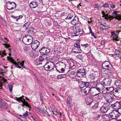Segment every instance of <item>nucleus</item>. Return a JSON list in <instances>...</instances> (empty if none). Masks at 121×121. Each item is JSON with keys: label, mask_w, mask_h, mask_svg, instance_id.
I'll list each match as a JSON object with an SVG mask.
<instances>
[{"label": "nucleus", "mask_w": 121, "mask_h": 121, "mask_svg": "<svg viewBox=\"0 0 121 121\" xmlns=\"http://www.w3.org/2000/svg\"><path fill=\"white\" fill-rule=\"evenodd\" d=\"M24 96L22 95L21 97H20L19 98H16L15 100L17 101L20 102L22 103L23 104L22 105H20V106L18 107V108L19 109L21 108V107H23L24 106L27 107L29 108H31L30 106V105L26 101L25 99L24 98Z\"/></svg>", "instance_id": "f257e3e1"}, {"label": "nucleus", "mask_w": 121, "mask_h": 121, "mask_svg": "<svg viewBox=\"0 0 121 121\" xmlns=\"http://www.w3.org/2000/svg\"><path fill=\"white\" fill-rule=\"evenodd\" d=\"M33 40V39L32 36L29 35H25L22 39L23 42L26 45L30 44Z\"/></svg>", "instance_id": "f03ea898"}, {"label": "nucleus", "mask_w": 121, "mask_h": 121, "mask_svg": "<svg viewBox=\"0 0 121 121\" xmlns=\"http://www.w3.org/2000/svg\"><path fill=\"white\" fill-rule=\"evenodd\" d=\"M7 59L9 61L11 62L15 65L16 67H17L18 68L21 69L22 68L21 66L22 65H24V61H22L21 62L19 65L17 63L16 61L14 60L12 58L9 56H7Z\"/></svg>", "instance_id": "7ed1b4c3"}, {"label": "nucleus", "mask_w": 121, "mask_h": 121, "mask_svg": "<svg viewBox=\"0 0 121 121\" xmlns=\"http://www.w3.org/2000/svg\"><path fill=\"white\" fill-rule=\"evenodd\" d=\"M113 111L112 112H111L109 114L110 116L112 118V119L110 120L109 119V121L112 120V119H115L116 120L117 119V118H118L120 116V114H121V113H120L119 111ZM108 118L110 119L109 117H108Z\"/></svg>", "instance_id": "20e7f679"}, {"label": "nucleus", "mask_w": 121, "mask_h": 121, "mask_svg": "<svg viewBox=\"0 0 121 121\" xmlns=\"http://www.w3.org/2000/svg\"><path fill=\"white\" fill-rule=\"evenodd\" d=\"M73 34H75L77 35H76L78 36L79 34H82L84 31L83 30L80 29L79 26H77L73 27Z\"/></svg>", "instance_id": "39448f33"}, {"label": "nucleus", "mask_w": 121, "mask_h": 121, "mask_svg": "<svg viewBox=\"0 0 121 121\" xmlns=\"http://www.w3.org/2000/svg\"><path fill=\"white\" fill-rule=\"evenodd\" d=\"M102 68L103 69L110 70L112 68V66L110 62L106 61H104L102 63Z\"/></svg>", "instance_id": "423d86ee"}, {"label": "nucleus", "mask_w": 121, "mask_h": 121, "mask_svg": "<svg viewBox=\"0 0 121 121\" xmlns=\"http://www.w3.org/2000/svg\"><path fill=\"white\" fill-rule=\"evenodd\" d=\"M7 8L9 10H12L16 8V4L15 2L8 1L6 2Z\"/></svg>", "instance_id": "0eeeda50"}, {"label": "nucleus", "mask_w": 121, "mask_h": 121, "mask_svg": "<svg viewBox=\"0 0 121 121\" xmlns=\"http://www.w3.org/2000/svg\"><path fill=\"white\" fill-rule=\"evenodd\" d=\"M76 74L80 78L85 77L86 75L85 69L82 68L78 69L77 71Z\"/></svg>", "instance_id": "6e6552de"}, {"label": "nucleus", "mask_w": 121, "mask_h": 121, "mask_svg": "<svg viewBox=\"0 0 121 121\" xmlns=\"http://www.w3.org/2000/svg\"><path fill=\"white\" fill-rule=\"evenodd\" d=\"M110 109V106L108 104V103H106L104 104L103 106L100 108V110L102 112L105 113Z\"/></svg>", "instance_id": "1a4fd4ad"}, {"label": "nucleus", "mask_w": 121, "mask_h": 121, "mask_svg": "<svg viewBox=\"0 0 121 121\" xmlns=\"http://www.w3.org/2000/svg\"><path fill=\"white\" fill-rule=\"evenodd\" d=\"M8 107V104L6 102L3 101L0 98V109L2 111L3 109H7Z\"/></svg>", "instance_id": "9d476101"}, {"label": "nucleus", "mask_w": 121, "mask_h": 121, "mask_svg": "<svg viewBox=\"0 0 121 121\" xmlns=\"http://www.w3.org/2000/svg\"><path fill=\"white\" fill-rule=\"evenodd\" d=\"M50 49L46 47H42L40 49L39 51L42 55L47 54L49 53Z\"/></svg>", "instance_id": "9b49d317"}, {"label": "nucleus", "mask_w": 121, "mask_h": 121, "mask_svg": "<svg viewBox=\"0 0 121 121\" xmlns=\"http://www.w3.org/2000/svg\"><path fill=\"white\" fill-rule=\"evenodd\" d=\"M113 93L115 97L121 98V88L115 89L113 90Z\"/></svg>", "instance_id": "f8f14e48"}, {"label": "nucleus", "mask_w": 121, "mask_h": 121, "mask_svg": "<svg viewBox=\"0 0 121 121\" xmlns=\"http://www.w3.org/2000/svg\"><path fill=\"white\" fill-rule=\"evenodd\" d=\"M31 44V47L32 49L34 50H35L38 47L40 44V42L37 40L34 41L33 40Z\"/></svg>", "instance_id": "ddd939ff"}, {"label": "nucleus", "mask_w": 121, "mask_h": 121, "mask_svg": "<svg viewBox=\"0 0 121 121\" xmlns=\"http://www.w3.org/2000/svg\"><path fill=\"white\" fill-rule=\"evenodd\" d=\"M112 15L114 18L118 20H121V14L119 13V12L116 11H114L112 12Z\"/></svg>", "instance_id": "4468645a"}, {"label": "nucleus", "mask_w": 121, "mask_h": 121, "mask_svg": "<svg viewBox=\"0 0 121 121\" xmlns=\"http://www.w3.org/2000/svg\"><path fill=\"white\" fill-rule=\"evenodd\" d=\"M112 79L109 78H105L102 82V83L105 86H109L111 85Z\"/></svg>", "instance_id": "2eb2a0df"}, {"label": "nucleus", "mask_w": 121, "mask_h": 121, "mask_svg": "<svg viewBox=\"0 0 121 121\" xmlns=\"http://www.w3.org/2000/svg\"><path fill=\"white\" fill-rule=\"evenodd\" d=\"M74 49L78 51H75L74 52L76 53H80L82 52L80 48V46L79 42L76 43L74 45Z\"/></svg>", "instance_id": "dca6fc26"}, {"label": "nucleus", "mask_w": 121, "mask_h": 121, "mask_svg": "<svg viewBox=\"0 0 121 121\" xmlns=\"http://www.w3.org/2000/svg\"><path fill=\"white\" fill-rule=\"evenodd\" d=\"M79 87L82 88L84 87H89L90 83L88 82L82 81H81V82H79Z\"/></svg>", "instance_id": "f3484780"}, {"label": "nucleus", "mask_w": 121, "mask_h": 121, "mask_svg": "<svg viewBox=\"0 0 121 121\" xmlns=\"http://www.w3.org/2000/svg\"><path fill=\"white\" fill-rule=\"evenodd\" d=\"M105 99L107 102L109 103L113 101L114 98L112 95L111 94H107L105 97Z\"/></svg>", "instance_id": "a211bd4d"}, {"label": "nucleus", "mask_w": 121, "mask_h": 121, "mask_svg": "<svg viewBox=\"0 0 121 121\" xmlns=\"http://www.w3.org/2000/svg\"><path fill=\"white\" fill-rule=\"evenodd\" d=\"M121 32V31L119 30H117L116 32L117 33L116 34L115 32H113L112 34V36L113 39V40H115L116 41H118L119 40V38L118 37V34L119 33Z\"/></svg>", "instance_id": "6ab92c4d"}, {"label": "nucleus", "mask_w": 121, "mask_h": 121, "mask_svg": "<svg viewBox=\"0 0 121 121\" xmlns=\"http://www.w3.org/2000/svg\"><path fill=\"white\" fill-rule=\"evenodd\" d=\"M86 104L87 106H90L93 101V97L91 96L87 97L86 98Z\"/></svg>", "instance_id": "aec40b11"}, {"label": "nucleus", "mask_w": 121, "mask_h": 121, "mask_svg": "<svg viewBox=\"0 0 121 121\" xmlns=\"http://www.w3.org/2000/svg\"><path fill=\"white\" fill-rule=\"evenodd\" d=\"M91 91V88L89 87H86L85 89L81 90V94L82 95H85L88 94Z\"/></svg>", "instance_id": "412c9836"}, {"label": "nucleus", "mask_w": 121, "mask_h": 121, "mask_svg": "<svg viewBox=\"0 0 121 121\" xmlns=\"http://www.w3.org/2000/svg\"><path fill=\"white\" fill-rule=\"evenodd\" d=\"M79 18L77 16H75L74 19L71 21V23L72 25H74L78 24L79 22Z\"/></svg>", "instance_id": "4be33fe9"}, {"label": "nucleus", "mask_w": 121, "mask_h": 121, "mask_svg": "<svg viewBox=\"0 0 121 121\" xmlns=\"http://www.w3.org/2000/svg\"><path fill=\"white\" fill-rule=\"evenodd\" d=\"M38 52L33 51L30 53V55L31 57L32 58H34L38 56Z\"/></svg>", "instance_id": "5701e85b"}, {"label": "nucleus", "mask_w": 121, "mask_h": 121, "mask_svg": "<svg viewBox=\"0 0 121 121\" xmlns=\"http://www.w3.org/2000/svg\"><path fill=\"white\" fill-rule=\"evenodd\" d=\"M30 5L31 8H35L38 6V4L35 1H33L30 3Z\"/></svg>", "instance_id": "b1692460"}, {"label": "nucleus", "mask_w": 121, "mask_h": 121, "mask_svg": "<svg viewBox=\"0 0 121 121\" xmlns=\"http://www.w3.org/2000/svg\"><path fill=\"white\" fill-rule=\"evenodd\" d=\"M116 108L118 109V111H119L121 109V102L117 101L115 103Z\"/></svg>", "instance_id": "393cba45"}, {"label": "nucleus", "mask_w": 121, "mask_h": 121, "mask_svg": "<svg viewBox=\"0 0 121 121\" xmlns=\"http://www.w3.org/2000/svg\"><path fill=\"white\" fill-rule=\"evenodd\" d=\"M100 92L99 91V92L94 95L93 96L95 97L96 99L98 100H99L101 99L102 98V94H100Z\"/></svg>", "instance_id": "a878e982"}, {"label": "nucleus", "mask_w": 121, "mask_h": 121, "mask_svg": "<svg viewBox=\"0 0 121 121\" xmlns=\"http://www.w3.org/2000/svg\"><path fill=\"white\" fill-rule=\"evenodd\" d=\"M96 85L97 86V87L99 88L101 91L103 90L104 88V86L105 85H104L102 83H98L96 84Z\"/></svg>", "instance_id": "bb28decb"}, {"label": "nucleus", "mask_w": 121, "mask_h": 121, "mask_svg": "<svg viewBox=\"0 0 121 121\" xmlns=\"http://www.w3.org/2000/svg\"><path fill=\"white\" fill-rule=\"evenodd\" d=\"M49 71H51L54 70L55 66V64L53 62H51L49 63Z\"/></svg>", "instance_id": "cd10ccee"}, {"label": "nucleus", "mask_w": 121, "mask_h": 121, "mask_svg": "<svg viewBox=\"0 0 121 121\" xmlns=\"http://www.w3.org/2000/svg\"><path fill=\"white\" fill-rule=\"evenodd\" d=\"M68 75L71 78H75L76 77V72L74 71L70 72L68 74Z\"/></svg>", "instance_id": "c85d7f7f"}, {"label": "nucleus", "mask_w": 121, "mask_h": 121, "mask_svg": "<svg viewBox=\"0 0 121 121\" xmlns=\"http://www.w3.org/2000/svg\"><path fill=\"white\" fill-rule=\"evenodd\" d=\"M98 73L97 72H95L93 73H91L90 74L89 76V78L91 79H95L96 76V74Z\"/></svg>", "instance_id": "c756f323"}, {"label": "nucleus", "mask_w": 121, "mask_h": 121, "mask_svg": "<svg viewBox=\"0 0 121 121\" xmlns=\"http://www.w3.org/2000/svg\"><path fill=\"white\" fill-rule=\"evenodd\" d=\"M92 84H93V86H92V88H95L98 91L100 92V91H101L98 87L96 85V83L95 82H93L92 83Z\"/></svg>", "instance_id": "7c9ffc66"}, {"label": "nucleus", "mask_w": 121, "mask_h": 121, "mask_svg": "<svg viewBox=\"0 0 121 121\" xmlns=\"http://www.w3.org/2000/svg\"><path fill=\"white\" fill-rule=\"evenodd\" d=\"M115 84L117 87H121V81L119 80H116L115 82Z\"/></svg>", "instance_id": "2f4dec72"}, {"label": "nucleus", "mask_w": 121, "mask_h": 121, "mask_svg": "<svg viewBox=\"0 0 121 121\" xmlns=\"http://www.w3.org/2000/svg\"><path fill=\"white\" fill-rule=\"evenodd\" d=\"M49 63L47 62L43 66V68L45 70L47 71H49Z\"/></svg>", "instance_id": "473e14b6"}, {"label": "nucleus", "mask_w": 121, "mask_h": 121, "mask_svg": "<svg viewBox=\"0 0 121 121\" xmlns=\"http://www.w3.org/2000/svg\"><path fill=\"white\" fill-rule=\"evenodd\" d=\"M1 40L5 43H7L8 40L7 39L5 38V36L3 35H2L1 37Z\"/></svg>", "instance_id": "72a5a7b5"}, {"label": "nucleus", "mask_w": 121, "mask_h": 121, "mask_svg": "<svg viewBox=\"0 0 121 121\" xmlns=\"http://www.w3.org/2000/svg\"><path fill=\"white\" fill-rule=\"evenodd\" d=\"M112 56L116 60L118 59L121 57L120 55H118L117 54H112Z\"/></svg>", "instance_id": "f704fd0d"}, {"label": "nucleus", "mask_w": 121, "mask_h": 121, "mask_svg": "<svg viewBox=\"0 0 121 121\" xmlns=\"http://www.w3.org/2000/svg\"><path fill=\"white\" fill-rule=\"evenodd\" d=\"M42 62L39 59H38L35 61V63L36 65H39L42 64Z\"/></svg>", "instance_id": "c9c22d12"}, {"label": "nucleus", "mask_w": 121, "mask_h": 121, "mask_svg": "<svg viewBox=\"0 0 121 121\" xmlns=\"http://www.w3.org/2000/svg\"><path fill=\"white\" fill-rule=\"evenodd\" d=\"M66 77L65 74H64L58 75L57 77V79H59L62 78H65Z\"/></svg>", "instance_id": "e433bc0d"}, {"label": "nucleus", "mask_w": 121, "mask_h": 121, "mask_svg": "<svg viewBox=\"0 0 121 121\" xmlns=\"http://www.w3.org/2000/svg\"><path fill=\"white\" fill-rule=\"evenodd\" d=\"M73 17V14L72 13H70L68 14L67 16L65 18L66 19H71Z\"/></svg>", "instance_id": "4c0bfd02"}, {"label": "nucleus", "mask_w": 121, "mask_h": 121, "mask_svg": "<svg viewBox=\"0 0 121 121\" xmlns=\"http://www.w3.org/2000/svg\"><path fill=\"white\" fill-rule=\"evenodd\" d=\"M69 69H71L72 68H74V67L75 66L74 65V63L72 61L69 62Z\"/></svg>", "instance_id": "58836bf2"}, {"label": "nucleus", "mask_w": 121, "mask_h": 121, "mask_svg": "<svg viewBox=\"0 0 121 121\" xmlns=\"http://www.w3.org/2000/svg\"><path fill=\"white\" fill-rule=\"evenodd\" d=\"M102 13L103 15V16L102 17H104L105 19H107V20H108L109 19V16L108 14H105L104 12H102Z\"/></svg>", "instance_id": "ea45409f"}, {"label": "nucleus", "mask_w": 121, "mask_h": 121, "mask_svg": "<svg viewBox=\"0 0 121 121\" xmlns=\"http://www.w3.org/2000/svg\"><path fill=\"white\" fill-rule=\"evenodd\" d=\"M0 55L1 57H3L6 55V54L4 51H0Z\"/></svg>", "instance_id": "a19ab883"}, {"label": "nucleus", "mask_w": 121, "mask_h": 121, "mask_svg": "<svg viewBox=\"0 0 121 121\" xmlns=\"http://www.w3.org/2000/svg\"><path fill=\"white\" fill-rule=\"evenodd\" d=\"M99 105V103H95L93 106L92 107V108L93 110L95 109L98 108V106Z\"/></svg>", "instance_id": "79ce46f5"}, {"label": "nucleus", "mask_w": 121, "mask_h": 121, "mask_svg": "<svg viewBox=\"0 0 121 121\" xmlns=\"http://www.w3.org/2000/svg\"><path fill=\"white\" fill-rule=\"evenodd\" d=\"M108 103V104L109 105V106H110V108L111 107L114 109H116V106L115 103L112 104H111L109 103Z\"/></svg>", "instance_id": "37998d69"}, {"label": "nucleus", "mask_w": 121, "mask_h": 121, "mask_svg": "<svg viewBox=\"0 0 121 121\" xmlns=\"http://www.w3.org/2000/svg\"><path fill=\"white\" fill-rule=\"evenodd\" d=\"M87 56L88 58L92 57V56L91 54V50H90L87 53Z\"/></svg>", "instance_id": "c03bdc74"}, {"label": "nucleus", "mask_w": 121, "mask_h": 121, "mask_svg": "<svg viewBox=\"0 0 121 121\" xmlns=\"http://www.w3.org/2000/svg\"><path fill=\"white\" fill-rule=\"evenodd\" d=\"M77 57L78 59L82 60L84 57L82 55H78L77 56Z\"/></svg>", "instance_id": "a18cd8bd"}, {"label": "nucleus", "mask_w": 121, "mask_h": 121, "mask_svg": "<svg viewBox=\"0 0 121 121\" xmlns=\"http://www.w3.org/2000/svg\"><path fill=\"white\" fill-rule=\"evenodd\" d=\"M115 54H117L118 55H120V52L119 50L117 49H116L115 51Z\"/></svg>", "instance_id": "49530a36"}, {"label": "nucleus", "mask_w": 121, "mask_h": 121, "mask_svg": "<svg viewBox=\"0 0 121 121\" xmlns=\"http://www.w3.org/2000/svg\"><path fill=\"white\" fill-rule=\"evenodd\" d=\"M3 45H4L5 47L9 48L11 47L10 45L7 43H3Z\"/></svg>", "instance_id": "de8ad7c7"}, {"label": "nucleus", "mask_w": 121, "mask_h": 121, "mask_svg": "<svg viewBox=\"0 0 121 121\" xmlns=\"http://www.w3.org/2000/svg\"><path fill=\"white\" fill-rule=\"evenodd\" d=\"M67 104H69V105H70L71 104V100L70 98H68L67 101Z\"/></svg>", "instance_id": "09e8293b"}, {"label": "nucleus", "mask_w": 121, "mask_h": 121, "mask_svg": "<svg viewBox=\"0 0 121 121\" xmlns=\"http://www.w3.org/2000/svg\"><path fill=\"white\" fill-rule=\"evenodd\" d=\"M59 64H60V65L61 66V65H62L64 66V67H65L66 66V65L62 61H60L59 62Z\"/></svg>", "instance_id": "8fccbe9b"}, {"label": "nucleus", "mask_w": 121, "mask_h": 121, "mask_svg": "<svg viewBox=\"0 0 121 121\" xmlns=\"http://www.w3.org/2000/svg\"><path fill=\"white\" fill-rule=\"evenodd\" d=\"M81 45L83 47L86 48L88 47L89 46V45L87 43L84 44H81Z\"/></svg>", "instance_id": "3c124183"}, {"label": "nucleus", "mask_w": 121, "mask_h": 121, "mask_svg": "<svg viewBox=\"0 0 121 121\" xmlns=\"http://www.w3.org/2000/svg\"><path fill=\"white\" fill-rule=\"evenodd\" d=\"M35 76V77L36 78H37L36 80L37 81V82L39 84H40L41 83V81L37 77V76L35 75H34Z\"/></svg>", "instance_id": "603ef678"}, {"label": "nucleus", "mask_w": 121, "mask_h": 121, "mask_svg": "<svg viewBox=\"0 0 121 121\" xmlns=\"http://www.w3.org/2000/svg\"><path fill=\"white\" fill-rule=\"evenodd\" d=\"M23 17V16L22 15H20L18 16H17V21H18V20L22 18Z\"/></svg>", "instance_id": "864d4df0"}, {"label": "nucleus", "mask_w": 121, "mask_h": 121, "mask_svg": "<svg viewBox=\"0 0 121 121\" xmlns=\"http://www.w3.org/2000/svg\"><path fill=\"white\" fill-rule=\"evenodd\" d=\"M39 59L42 62L44 60L43 57L42 56V55L39 56Z\"/></svg>", "instance_id": "5fc2aeb1"}, {"label": "nucleus", "mask_w": 121, "mask_h": 121, "mask_svg": "<svg viewBox=\"0 0 121 121\" xmlns=\"http://www.w3.org/2000/svg\"><path fill=\"white\" fill-rule=\"evenodd\" d=\"M39 96L40 97V99L42 101V102H43V95H42L41 93H40L39 94Z\"/></svg>", "instance_id": "6e6d98bb"}, {"label": "nucleus", "mask_w": 121, "mask_h": 121, "mask_svg": "<svg viewBox=\"0 0 121 121\" xmlns=\"http://www.w3.org/2000/svg\"><path fill=\"white\" fill-rule=\"evenodd\" d=\"M62 17H66L67 16V13L66 12H64L61 14Z\"/></svg>", "instance_id": "4d7b16f0"}, {"label": "nucleus", "mask_w": 121, "mask_h": 121, "mask_svg": "<svg viewBox=\"0 0 121 121\" xmlns=\"http://www.w3.org/2000/svg\"><path fill=\"white\" fill-rule=\"evenodd\" d=\"M109 5L107 3H105L103 5V7L104 8H107L108 7Z\"/></svg>", "instance_id": "13d9d810"}, {"label": "nucleus", "mask_w": 121, "mask_h": 121, "mask_svg": "<svg viewBox=\"0 0 121 121\" xmlns=\"http://www.w3.org/2000/svg\"><path fill=\"white\" fill-rule=\"evenodd\" d=\"M109 20L110 21H111V20L113 19L114 18V17L112 15V16H111L110 15H109Z\"/></svg>", "instance_id": "bf43d9fd"}, {"label": "nucleus", "mask_w": 121, "mask_h": 121, "mask_svg": "<svg viewBox=\"0 0 121 121\" xmlns=\"http://www.w3.org/2000/svg\"><path fill=\"white\" fill-rule=\"evenodd\" d=\"M46 60H48L50 59L49 56L47 54L46 55Z\"/></svg>", "instance_id": "052dcab7"}, {"label": "nucleus", "mask_w": 121, "mask_h": 121, "mask_svg": "<svg viewBox=\"0 0 121 121\" xmlns=\"http://www.w3.org/2000/svg\"><path fill=\"white\" fill-rule=\"evenodd\" d=\"M29 113V112L27 111H26V113L23 114V115L25 117L27 116L28 115V113Z\"/></svg>", "instance_id": "680f3d73"}, {"label": "nucleus", "mask_w": 121, "mask_h": 121, "mask_svg": "<svg viewBox=\"0 0 121 121\" xmlns=\"http://www.w3.org/2000/svg\"><path fill=\"white\" fill-rule=\"evenodd\" d=\"M52 112L53 114L56 115L58 114L57 112L55 111H52Z\"/></svg>", "instance_id": "e2e57ef3"}, {"label": "nucleus", "mask_w": 121, "mask_h": 121, "mask_svg": "<svg viewBox=\"0 0 121 121\" xmlns=\"http://www.w3.org/2000/svg\"><path fill=\"white\" fill-rule=\"evenodd\" d=\"M108 28H110V27H108V26H106L105 25V26L104 27H103L102 28L103 29H104L105 30H106V29L108 30Z\"/></svg>", "instance_id": "0e129e2a"}, {"label": "nucleus", "mask_w": 121, "mask_h": 121, "mask_svg": "<svg viewBox=\"0 0 121 121\" xmlns=\"http://www.w3.org/2000/svg\"><path fill=\"white\" fill-rule=\"evenodd\" d=\"M13 86L11 85H10L9 86V90L10 92H11L12 91L13 89Z\"/></svg>", "instance_id": "69168bd1"}, {"label": "nucleus", "mask_w": 121, "mask_h": 121, "mask_svg": "<svg viewBox=\"0 0 121 121\" xmlns=\"http://www.w3.org/2000/svg\"><path fill=\"white\" fill-rule=\"evenodd\" d=\"M94 8H97L98 9H99V7L97 4H96L94 5Z\"/></svg>", "instance_id": "338daca9"}, {"label": "nucleus", "mask_w": 121, "mask_h": 121, "mask_svg": "<svg viewBox=\"0 0 121 121\" xmlns=\"http://www.w3.org/2000/svg\"><path fill=\"white\" fill-rule=\"evenodd\" d=\"M105 43V41L104 40H101L100 42V43L102 45H103Z\"/></svg>", "instance_id": "774afa93"}]
</instances>
